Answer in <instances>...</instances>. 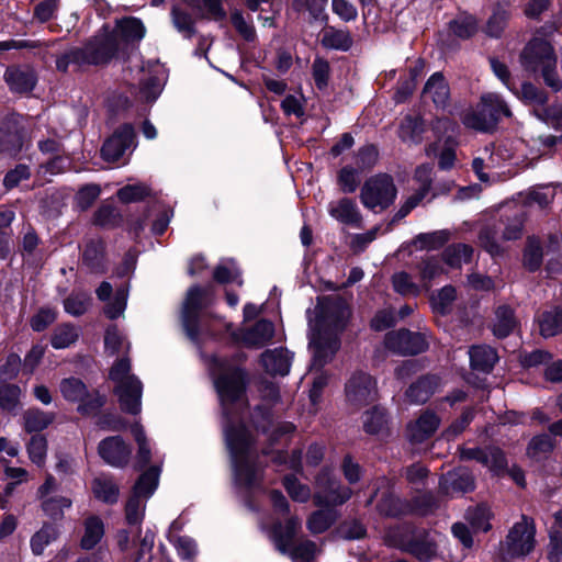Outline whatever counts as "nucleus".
I'll list each match as a JSON object with an SVG mask.
<instances>
[{"mask_svg": "<svg viewBox=\"0 0 562 562\" xmlns=\"http://www.w3.org/2000/svg\"><path fill=\"white\" fill-rule=\"evenodd\" d=\"M224 415V435L231 453L235 484L252 488L259 484L262 468L257 462V450L250 432L243 426H234L232 414L240 406L244 392V372L231 360L211 357L207 361Z\"/></svg>", "mask_w": 562, "mask_h": 562, "instance_id": "1", "label": "nucleus"}, {"mask_svg": "<svg viewBox=\"0 0 562 562\" xmlns=\"http://www.w3.org/2000/svg\"><path fill=\"white\" fill-rule=\"evenodd\" d=\"M349 316L350 310L342 299L326 296L318 301L315 318H308L314 368H323L339 349L338 335L345 329Z\"/></svg>", "mask_w": 562, "mask_h": 562, "instance_id": "2", "label": "nucleus"}, {"mask_svg": "<svg viewBox=\"0 0 562 562\" xmlns=\"http://www.w3.org/2000/svg\"><path fill=\"white\" fill-rule=\"evenodd\" d=\"M117 37L110 25H103L91 36L83 47H71L56 59L58 71L66 72L70 65L82 67L86 65H106L113 59L125 57Z\"/></svg>", "mask_w": 562, "mask_h": 562, "instance_id": "3", "label": "nucleus"}, {"mask_svg": "<svg viewBox=\"0 0 562 562\" xmlns=\"http://www.w3.org/2000/svg\"><path fill=\"white\" fill-rule=\"evenodd\" d=\"M521 67L533 75L539 74L544 83L554 91L562 89V80L557 70L558 58L553 46L546 40H530L519 55Z\"/></svg>", "mask_w": 562, "mask_h": 562, "instance_id": "4", "label": "nucleus"}, {"mask_svg": "<svg viewBox=\"0 0 562 562\" xmlns=\"http://www.w3.org/2000/svg\"><path fill=\"white\" fill-rule=\"evenodd\" d=\"M131 360L123 357L114 362L109 376L115 383L114 393L122 411L137 415L142 411L143 383L131 373Z\"/></svg>", "mask_w": 562, "mask_h": 562, "instance_id": "5", "label": "nucleus"}, {"mask_svg": "<svg viewBox=\"0 0 562 562\" xmlns=\"http://www.w3.org/2000/svg\"><path fill=\"white\" fill-rule=\"evenodd\" d=\"M160 475V467L154 465L146 470L136 481L125 506V518L128 525H139L145 516L146 503L155 493Z\"/></svg>", "mask_w": 562, "mask_h": 562, "instance_id": "6", "label": "nucleus"}, {"mask_svg": "<svg viewBox=\"0 0 562 562\" xmlns=\"http://www.w3.org/2000/svg\"><path fill=\"white\" fill-rule=\"evenodd\" d=\"M396 196V186L393 178L387 173H378L368 178L360 190L362 205L375 213L390 207Z\"/></svg>", "mask_w": 562, "mask_h": 562, "instance_id": "7", "label": "nucleus"}, {"mask_svg": "<svg viewBox=\"0 0 562 562\" xmlns=\"http://www.w3.org/2000/svg\"><path fill=\"white\" fill-rule=\"evenodd\" d=\"M316 491L314 493V504L322 506H339L350 499L351 488L342 486L333 475L331 471L325 469L316 477Z\"/></svg>", "mask_w": 562, "mask_h": 562, "instance_id": "8", "label": "nucleus"}, {"mask_svg": "<svg viewBox=\"0 0 562 562\" xmlns=\"http://www.w3.org/2000/svg\"><path fill=\"white\" fill-rule=\"evenodd\" d=\"M536 546V527L531 518L522 515L509 529L505 540V551L509 557L528 555Z\"/></svg>", "mask_w": 562, "mask_h": 562, "instance_id": "9", "label": "nucleus"}, {"mask_svg": "<svg viewBox=\"0 0 562 562\" xmlns=\"http://www.w3.org/2000/svg\"><path fill=\"white\" fill-rule=\"evenodd\" d=\"M207 305V290L198 285L188 290L183 302L181 321L187 336L193 341L199 340V316L200 312Z\"/></svg>", "mask_w": 562, "mask_h": 562, "instance_id": "10", "label": "nucleus"}, {"mask_svg": "<svg viewBox=\"0 0 562 562\" xmlns=\"http://www.w3.org/2000/svg\"><path fill=\"white\" fill-rule=\"evenodd\" d=\"M346 398L350 406L360 408L376 398V381L363 371L352 373L345 386Z\"/></svg>", "mask_w": 562, "mask_h": 562, "instance_id": "11", "label": "nucleus"}, {"mask_svg": "<svg viewBox=\"0 0 562 562\" xmlns=\"http://www.w3.org/2000/svg\"><path fill=\"white\" fill-rule=\"evenodd\" d=\"M386 349L400 355H417L429 348V336L426 333H413L407 329L390 331L385 335Z\"/></svg>", "mask_w": 562, "mask_h": 562, "instance_id": "12", "label": "nucleus"}, {"mask_svg": "<svg viewBox=\"0 0 562 562\" xmlns=\"http://www.w3.org/2000/svg\"><path fill=\"white\" fill-rule=\"evenodd\" d=\"M59 389L65 400L80 402L78 409L82 414H94L104 404L103 397L99 394L89 395L86 385L79 379H64L60 382Z\"/></svg>", "mask_w": 562, "mask_h": 562, "instance_id": "13", "label": "nucleus"}, {"mask_svg": "<svg viewBox=\"0 0 562 562\" xmlns=\"http://www.w3.org/2000/svg\"><path fill=\"white\" fill-rule=\"evenodd\" d=\"M113 34L117 37L120 45L127 55L146 35V27L140 19L126 16L117 19L113 27Z\"/></svg>", "mask_w": 562, "mask_h": 562, "instance_id": "14", "label": "nucleus"}, {"mask_svg": "<svg viewBox=\"0 0 562 562\" xmlns=\"http://www.w3.org/2000/svg\"><path fill=\"white\" fill-rule=\"evenodd\" d=\"M134 138L135 132L131 124L119 127L101 148L103 159L108 162L117 161L134 145Z\"/></svg>", "mask_w": 562, "mask_h": 562, "instance_id": "15", "label": "nucleus"}, {"mask_svg": "<svg viewBox=\"0 0 562 562\" xmlns=\"http://www.w3.org/2000/svg\"><path fill=\"white\" fill-rule=\"evenodd\" d=\"M23 125L19 115H10L0 122V153L13 156L23 146Z\"/></svg>", "mask_w": 562, "mask_h": 562, "instance_id": "16", "label": "nucleus"}, {"mask_svg": "<svg viewBox=\"0 0 562 562\" xmlns=\"http://www.w3.org/2000/svg\"><path fill=\"white\" fill-rule=\"evenodd\" d=\"M98 452L105 463L123 468L128 463L132 449L120 436H112L100 441Z\"/></svg>", "mask_w": 562, "mask_h": 562, "instance_id": "17", "label": "nucleus"}, {"mask_svg": "<svg viewBox=\"0 0 562 562\" xmlns=\"http://www.w3.org/2000/svg\"><path fill=\"white\" fill-rule=\"evenodd\" d=\"M3 79L9 89L15 93L31 92L37 80L34 69L27 65L9 66L4 71Z\"/></svg>", "mask_w": 562, "mask_h": 562, "instance_id": "18", "label": "nucleus"}, {"mask_svg": "<svg viewBox=\"0 0 562 562\" xmlns=\"http://www.w3.org/2000/svg\"><path fill=\"white\" fill-rule=\"evenodd\" d=\"M460 457L463 460H476L494 472L504 469L506 465V459L503 451L495 447L486 449L463 448L461 449Z\"/></svg>", "mask_w": 562, "mask_h": 562, "instance_id": "19", "label": "nucleus"}, {"mask_svg": "<svg viewBox=\"0 0 562 562\" xmlns=\"http://www.w3.org/2000/svg\"><path fill=\"white\" fill-rule=\"evenodd\" d=\"M439 424L440 418L434 412L426 411L407 425L406 436L411 442L420 443L434 435Z\"/></svg>", "mask_w": 562, "mask_h": 562, "instance_id": "20", "label": "nucleus"}, {"mask_svg": "<svg viewBox=\"0 0 562 562\" xmlns=\"http://www.w3.org/2000/svg\"><path fill=\"white\" fill-rule=\"evenodd\" d=\"M327 210L333 218L345 225L358 226L362 221L357 203L348 198L329 202Z\"/></svg>", "mask_w": 562, "mask_h": 562, "instance_id": "21", "label": "nucleus"}, {"mask_svg": "<svg viewBox=\"0 0 562 562\" xmlns=\"http://www.w3.org/2000/svg\"><path fill=\"white\" fill-rule=\"evenodd\" d=\"M292 353L284 348L267 350L261 355V362L270 374L286 375L290 372Z\"/></svg>", "mask_w": 562, "mask_h": 562, "instance_id": "22", "label": "nucleus"}, {"mask_svg": "<svg viewBox=\"0 0 562 562\" xmlns=\"http://www.w3.org/2000/svg\"><path fill=\"white\" fill-rule=\"evenodd\" d=\"M423 94L430 99L437 108H446L450 99L449 86L441 72H435L427 80Z\"/></svg>", "mask_w": 562, "mask_h": 562, "instance_id": "23", "label": "nucleus"}, {"mask_svg": "<svg viewBox=\"0 0 562 562\" xmlns=\"http://www.w3.org/2000/svg\"><path fill=\"white\" fill-rule=\"evenodd\" d=\"M274 335V325L267 319H260L252 327L241 334L243 342L252 348H261L267 345Z\"/></svg>", "mask_w": 562, "mask_h": 562, "instance_id": "24", "label": "nucleus"}, {"mask_svg": "<svg viewBox=\"0 0 562 562\" xmlns=\"http://www.w3.org/2000/svg\"><path fill=\"white\" fill-rule=\"evenodd\" d=\"M301 527V521L296 517H290L285 525L276 524L271 529V538L277 547V549L286 553L292 548L293 539L296 535V531Z\"/></svg>", "mask_w": 562, "mask_h": 562, "instance_id": "25", "label": "nucleus"}, {"mask_svg": "<svg viewBox=\"0 0 562 562\" xmlns=\"http://www.w3.org/2000/svg\"><path fill=\"white\" fill-rule=\"evenodd\" d=\"M440 486L446 494L465 493L473 490L474 481L467 469H457L442 477Z\"/></svg>", "mask_w": 562, "mask_h": 562, "instance_id": "26", "label": "nucleus"}, {"mask_svg": "<svg viewBox=\"0 0 562 562\" xmlns=\"http://www.w3.org/2000/svg\"><path fill=\"white\" fill-rule=\"evenodd\" d=\"M440 385V379L437 375H425L408 387L406 397L414 404L425 403Z\"/></svg>", "mask_w": 562, "mask_h": 562, "instance_id": "27", "label": "nucleus"}, {"mask_svg": "<svg viewBox=\"0 0 562 562\" xmlns=\"http://www.w3.org/2000/svg\"><path fill=\"white\" fill-rule=\"evenodd\" d=\"M540 335L544 338L553 337L562 331V308L551 306L537 316Z\"/></svg>", "mask_w": 562, "mask_h": 562, "instance_id": "28", "label": "nucleus"}, {"mask_svg": "<svg viewBox=\"0 0 562 562\" xmlns=\"http://www.w3.org/2000/svg\"><path fill=\"white\" fill-rule=\"evenodd\" d=\"M93 496L105 504H114L120 496V487L114 480L105 474H101L91 482Z\"/></svg>", "mask_w": 562, "mask_h": 562, "instance_id": "29", "label": "nucleus"}, {"mask_svg": "<svg viewBox=\"0 0 562 562\" xmlns=\"http://www.w3.org/2000/svg\"><path fill=\"white\" fill-rule=\"evenodd\" d=\"M470 363L474 370L490 372L498 360L496 351L488 346H474L469 350Z\"/></svg>", "mask_w": 562, "mask_h": 562, "instance_id": "30", "label": "nucleus"}, {"mask_svg": "<svg viewBox=\"0 0 562 562\" xmlns=\"http://www.w3.org/2000/svg\"><path fill=\"white\" fill-rule=\"evenodd\" d=\"M170 19L173 27L183 38L191 40L196 34L195 19L179 5H172Z\"/></svg>", "mask_w": 562, "mask_h": 562, "instance_id": "31", "label": "nucleus"}, {"mask_svg": "<svg viewBox=\"0 0 562 562\" xmlns=\"http://www.w3.org/2000/svg\"><path fill=\"white\" fill-rule=\"evenodd\" d=\"M425 131V123L419 116H406L400 125L398 136L408 145L419 144Z\"/></svg>", "mask_w": 562, "mask_h": 562, "instance_id": "32", "label": "nucleus"}, {"mask_svg": "<svg viewBox=\"0 0 562 562\" xmlns=\"http://www.w3.org/2000/svg\"><path fill=\"white\" fill-rule=\"evenodd\" d=\"M324 509L314 512L307 519V528L312 533H322L329 529L339 518L337 509L325 506Z\"/></svg>", "mask_w": 562, "mask_h": 562, "instance_id": "33", "label": "nucleus"}, {"mask_svg": "<svg viewBox=\"0 0 562 562\" xmlns=\"http://www.w3.org/2000/svg\"><path fill=\"white\" fill-rule=\"evenodd\" d=\"M517 321L514 311L509 306L502 305L496 310L493 324V333L496 337H507L515 329Z\"/></svg>", "mask_w": 562, "mask_h": 562, "instance_id": "34", "label": "nucleus"}, {"mask_svg": "<svg viewBox=\"0 0 562 562\" xmlns=\"http://www.w3.org/2000/svg\"><path fill=\"white\" fill-rule=\"evenodd\" d=\"M104 536L103 521L97 516H90L85 521V532L81 538V548L85 550L93 549Z\"/></svg>", "mask_w": 562, "mask_h": 562, "instance_id": "35", "label": "nucleus"}, {"mask_svg": "<svg viewBox=\"0 0 562 562\" xmlns=\"http://www.w3.org/2000/svg\"><path fill=\"white\" fill-rule=\"evenodd\" d=\"M481 101H482V109L484 111H487L488 116L493 115L495 125L497 124V122L499 121V119L502 116L509 117L512 115V112H510L507 103L498 93H495V92L484 93L481 97Z\"/></svg>", "mask_w": 562, "mask_h": 562, "instance_id": "36", "label": "nucleus"}, {"mask_svg": "<svg viewBox=\"0 0 562 562\" xmlns=\"http://www.w3.org/2000/svg\"><path fill=\"white\" fill-rule=\"evenodd\" d=\"M321 42L326 48L339 50H347L352 45V38L348 31L337 30L331 26L324 30Z\"/></svg>", "mask_w": 562, "mask_h": 562, "instance_id": "37", "label": "nucleus"}, {"mask_svg": "<svg viewBox=\"0 0 562 562\" xmlns=\"http://www.w3.org/2000/svg\"><path fill=\"white\" fill-rule=\"evenodd\" d=\"M394 546L400 547L403 551L416 557L420 561H429L436 552L435 546L429 541L416 540H395Z\"/></svg>", "mask_w": 562, "mask_h": 562, "instance_id": "38", "label": "nucleus"}, {"mask_svg": "<svg viewBox=\"0 0 562 562\" xmlns=\"http://www.w3.org/2000/svg\"><path fill=\"white\" fill-rule=\"evenodd\" d=\"M55 414L43 412L38 408H30L24 415V428L27 432H36L47 428L54 420Z\"/></svg>", "mask_w": 562, "mask_h": 562, "instance_id": "39", "label": "nucleus"}, {"mask_svg": "<svg viewBox=\"0 0 562 562\" xmlns=\"http://www.w3.org/2000/svg\"><path fill=\"white\" fill-rule=\"evenodd\" d=\"M79 335V327L71 324H64L55 328L50 344L55 349L68 348L78 340Z\"/></svg>", "mask_w": 562, "mask_h": 562, "instance_id": "40", "label": "nucleus"}, {"mask_svg": "<svg viewBox=\"0 0 562 562\" xmlns=\"http://www.w3.org/2000/svg\"><path fill=\"white\" fill-rule=\"evenodd\" d=\"M463 124L480 132H488L495 127L493 115L488 116L487 111L482 109V101L476 110L470 111L464 115Z\"/></svg>", "mask_w": 562, "mask_h": 562, "instance_id": "41", "label": "nucleus"}, {"mask_svg": "<svg viewBox=\"0 0 562 562\" xmlns=\"http://www.w3.org/2000/svg\"><path fill=\"white\" fill-rule=\"evenodd\" d=\"M509 19V11L505 5L497 4L494 7L492 15L487 20L486 26H485V33L486 35L491 37H499Z\"/></svg>", "mask_w": 562, "mask_h": 562, "instance_id": "42", "label": "nucleus"}, {"mask_svg": "<svg viewBox=\"0 0 562 562\" xmlns=\"http://www.w3.org/2000/svg\"><path fill=\"white\" fill-rule=\"evenodd\" d=\"M364 431L370 435H382L387 428V416L384 409L374 407L363 415Z\"/></svg>", "mask_w": 562, "mask_h": 562, "instance_id": "43", "label": "nucleus"}, {"mask_svg": "<svg viewBox=\"0 0 562 562\" xmlns=\"http://www.w3.org/2000/svg\"><path fill=\"white\" fill-rule=\"evenodd\" d=\"M420 282L425 289H429L431 281L443 272L441 260L434 256H426L418 266Z\"/></svg>", "mask_w": 562, "mask_h": 562, "instance_id": "44", "label": "nucleus"}, {"mask_svg": "<svg viewBox=\"0 0 562 562\" xmlns=\"http://www.w3.org/2000/svg\"><path fill=\"white\" fill-rule=\"evenodd\" d=\"M477 21L473 15L461 14L449 23V29L453 35L467 40L477 31Z\"/></svg>", "mask_w": 562, "mask_h": 562, "instance_id": "45", "label": "nucleus"}, {"mask_svg": "<svg viewBox=\"0 0 562 562\" xmlns=\"http://www.w3.org/2000/svg\"><path fill=\"white\" fill-rule=\"evenodd\" d=\"M213 277L220 283L235 282L243 285L241 272L234 260L222 261L215 268Z\"/></svg>", "mask_w": 562, "mask_h": 562, "instance_id": "46", "label": "nucleus"}, {"mask_svg": "<svg viewBox=\"0 0 562 562\" xmlns=\"http://www.w3.org/2000/svg\"><path fill=\"white\" fill-rule=\"evenodd\" d=\"M454 232L451 229H439L417 235L413 243L420 246H442L453 240Z\"/></svg>", "mask_w": 562, "mask_h": 562, "instance_id": "47", "label": "nucleus"}, {"mask_svg": "<svg viewBox=\"0 0 562 562\" xmlns=\"http://www.w3.org/2000/svg\"><path fill=\"white\" fill-rule=\"evenodd\" d=\"M57 538V530L54 526L45 524L31 538V549L36 555L43 553L45 548Z\"/></svg>", "mask_w": 562, "mask_h": 562, "instance_id": "48", "label": "nucleus"}, {"mask_svg": "<svg viewBox=\"0 0 562 562\" xmlns=\"http://www.w3.org/2000/svg\"><path fill=\"white\" fill-rule=\"evenodd\" d=\"M42 499V509L53 519H58L64 516V510L71 507V499L65 496L48 495Z\"/></svg>", "mask_w": 562, "mask_h": 562, "instance_id": "49", "label": "nucleus"}, {"mask_svg": "<svg viewBox=\"0 0 562 562\" xmlns=\"http://www.w3.org/2000/svg\"><path fill=\"white\" fill-rule=\"evenodd\" d=\"M465 518L470 522L472 528L476 531L486 532L491 528V512L484 505H479L476 507L469 508L467 510Z\"/></svg>", "mask_w": 562, "mask_h": 562, "instance_id": "50", "label": "nucleus"}, {"mask_svg": "<svg viewBox=\"0 0 562 562\" xmlns=\"http://www.w3.org/2000/svg\"><path fill=\"white\" fill-rule=\"evenodd\" d=\"M513 92L525 103L533 106H542L548 100L547 93L530 82L522 83L519 91L514 88Z\"/></svg>", "mask_w": 562, "mask_h": 562, "instance_id": "51", "label": "nucleus"}, {"mask_svg": "<svg viewBox=\"0 0 562 562\" xmlns=\"http://www.w3.org/2000/svg\"><path fill=\"white\" fill-rule=\"evenodd\" d=\"M91 297L85 292H72L64 300V308L66 313L72 316H80L88 311Z\"/></svg>", "mask_w": 562, "mask_h": 562, "instance_id": "52", "label": "nucleus"}, {"mask_svg": "<svg viewBox=\"0 0 562 562\" xmlns=\"http://www.w3.org/2000/svg\"><path fill=\"white\" fill-rule=\"evenodd\" d=\"M105 350L110 355L119 353L120 351H128L131 348L130 342L120 333L116 326H110L104 336Z\"/></svg>", "mask_w": 562, "mask_h": 562, "instance_id": "53", "label": "nucleus"}, {"mask_svg": "<svg viewBox=\"0 0 562 562\" xmlns=\"http://www.w3.org/2000/svg\"><path fill=\"white\" fill-rule=\"evenodd\" d=\"M456 300V289L453 286H443L437 294L431 296L432 310L441 315L447 314L453 301Z\"/></svg>", "mask_w": 562, "mask_h": 562, "instance_id": "54", "label": "nucleus"}, {"mask_svg": "<svg viewBox=\"0 0 562 562\" xmlns=\"http://www.w3.org/2000/svg\"><path fill=\"white\" fill-rule=\"evenodd\" d=\"M27 453L33 463L44 465L47 454V440L42 435L32 436L27 443Z\"/></svg>", "mask_w": 562, "mask_h": 562, "instance_id": "55", "label": "nucleus"}, {"mask_svg": "<svg viewBox=\"0 0 562 562\" xmlns=\"http://www.w3.org/2000/svg\"><path fill=\"white\" fill-rule=\"evenodd\" d=\"M553 440L549 435L535 436L528 446L527 453L532 459H541L553 449Z\"/></svg>", "mask_w": 562, "mask_h": 562, "instance_id": "56", "label": "nucleus"}, {"mask_svg": "<svg viewBox=\"0 0 562 562\" xmlns=\"http://www.w3.org/2000/svg\"><path fill=\"white\" fill-rule=\"evenodd\" d=\"M392 284L401 295H417L420 292V288L415 283L412 277L404 271L396 272L392 277Z\"/></svg>", "mask_w": 562, "mask_h": 562, "instance_id": "57", "label": "nucleus"}, {"mask_svg": "<svg viewBox=\"0 0 562 562\" xmlns=\"http://www.w3.org/2000/svg\"><path fill=\"white\" fill-rule=\"evenodd\" d=\"M21 389L14 384L0 386V407L13 412L20 404Z\"/></svg>", "mask_w": 562, "mask_h": 562, "instance_id": "58", "label": "nucleus"}, {"mask_svg": "<svg viewBox=\"0 0 562 562\" xmlns=\"http://www.w3.org/2000/svg\"><path fill=\"white\" fill-rule=\"evenodd\" d=\"M150 194V189L144 183L128 184L117 191V198L123 203L138 202Z\"/></svg>", "mask_w": 562, "mask_h": 562, "instance_id": "59", "label": "nucleus"}, {"mask_svg": "<svg viewBox=\"0 0 562 562\" xmlns=\"http://www.w3.org/2000/svg\"><path fill=\"white\" fill-rule=\"evenodd\" d=\"M378 509L382 515L397 517L406 514L408 506L394 495H387L379 502Z\"/></svg>", "mask_w": 562, "mask_h": 562, "instance_id": "60", "label": "nucleus"}, {"mask_svg": "<svg viewBox=\"0 0 562 562\" xmlns=\"http://www.w3.org/2000/svg\"><path fill=\"white\" fill-rule=\"evenodd\" d=\"M283 484L293 501L305 503L310 499V487L305 484H302L295 476H285Z\"/></svg>", "mask_w": 562, "mask_h": 562, "instance_id": "61", "label": "nucleus"}, {"mask_svg": "<svg viewBox=\"0 0 562 562\" xmlns=\"http://www.w3.org/2000/svg\"><path fill=\"white\" fill-rule=\"evenodd\" d=\"M132 434L138 445L137 463L140 468L145 467L150 461V448L147 442L144 429L139 424L132 426Z\"/></svg>", "mask_w": 562, "mask_h": 562, "instance_id": "62", "label": "nucleus"}, {"mask_svg": "<svg viewBox=\"0 0 562 562\" xmlns=\"http://www.w3.org/2000/svg\"><path fill=\"white\" fill-rule=\"evenodd\" d=\"M533 114L537 116V119L544 122L546 124L554 128H562L561 105H551L548 108H543L542 105L540 109H535Z\"/></svg>", "mask_w": 562, "mask_h": 562, "instance_id": "63", "label": "nucleus"}, {"mask_svg": "<svg viewBox=\"0 0 562 562\" xmlns=\"http://www.w3.org/2000/svg\"><path fill=\"white\" fill-rule=\"evenodd\" d=\"M122 221L117 209L111 204H103L94 214V223L100 226H115Z\"/></svg>", "mask_w": 562, "mask_h": 562, "instance_id": "64", "label": "nucleus"}]
</instances>
